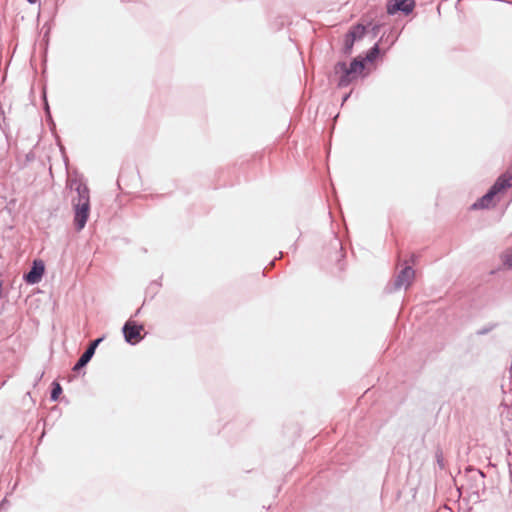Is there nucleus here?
Segmentation results:
<instances>
[{"label": "nucleus", "mask_w": 512, "mask_h": 512, "mask_svg": "<svg viewBox=\"0 0 512 512\" xmlns=\"http://www.w3.org/2000/svg\"><path fill=\"white\" fill-rule=\"evenodd\" d=\"M101 341H102V338H99L90 344L88 349L82 354V356L80 357L78 362L75 364V366L73 368L75 371L80 370L90 361V359L92 358V356L95 352L96 347L99 345V343Z\"/></svg>", "instance_id": "nucleus-9"}, {"label": "nucleus", "mask_w": 512, "mask_h": 512, "mask_svg": "<svg viewBox=\"0 0 512 512\" xmlns=\"http://www.w3.org/2000/svg\"><path fill=\"white\" fill-rule=\"evenodd\" d=\"M28 2H30V3H35V2H36V0H28Z\"/></svg>", "instance_id": "nucleus-13"}, {"label": "nucleus", "mask_w": 512, "mask_h": 512, "mask_svg": "<svg viewBox=\"0 0 512 512\" xmlns=\"http://www.w3.org/2000/svg\"><path fill=\"white\" fill-rule=\"evenodd\" d=\"M512 186V174L504 173L498 177L494 185L490 190L477 202L473 204L474 209L489 208L495 204V198L506 192L508 188Z\"/></svg>", "instance_id": "nucleus-2"}, {"label": "nucleus", "mask_w": 512, "mask_h": 512, "mask_svg": "<svg viewBox=\"0 0 512 512\" xmlns=\"http://www.w3.org/2000/svg\"><path fill=\"white\" fill-rule=\"evenodd\" d=\"M77 199L72 200L74 208V224L77 230L85 227L90 213V195L89 189L82 183H77L76 186Z\"/></svg>", "instance_id": "nucleus-1"}, {"label": "nucleus", "mask_w": 512, "mask_h": 512, "mask_svg": "<svg viewBox=\"0 0 512 512\" xmlns=\"http://www.w3.org/2000/svg\"><path fill=\"white\" fill-rule=\"evenodd\" d=\"M414 277L415 271L411 267L407 266L403 268L398 274L395 281V286L397 288H408L412 284Z\"/></svg>", "instance_id": "nucleus-7"}, {"label": "nucleus", "mask_w": 512, "mask_h": 512, "mask_svg": "<svg viewBox=\"0 0 512 512\" xmlns=\"http://www.w3.org/2000/svg\"><path fill=\"white\" fill-rule=\"evenodd\" d=\"M366 28L365 26L358 24L353 26L349 32L346 34L345 38V48L347 51H350L354 45L356 40H360L365 35Z\"/></svg>", "instance_id": "nucleus-6"}, {"label": "nucleus", "mask_w": 512, "mask_h": 512, "mask_svg": "<svg viewBox=\"0 0 512 512\" xmlns=\"http://www.w3.org/2000/svg\"><path fill=\"white\" fill-rule=\"evenodd\" d=\"M379 54V47L376 44L374 47L370 49V51L366 55V59L368 61H373Z\"/></svg>", "instance_id": "nucleus-11"}, {"label": "nucleus", "mask_w": 512, "mask_h": 512, "mask_svg": "<svg viewBox=\"0 0 512 512\" xmlns=\"http://www.w3.org/2000/svg\"><path fill=\"white\" fill-rule=\"evenodd\" d=\"M413 8L414 2L412 0H390L387 4V13L392 15L398 11H402L408 14Z\"/></svg>", "instance_id": "nucleus-5"}, {"label": "nucleus", "mask_w": 512, "mask_h": 512, "mask_svg": "<svg viewBox=\"0 0 512 512\" xmlns=\"http://www.w3.org/2000/svg\"><path fill=\"white\" fill-rule=\"evenodd\" d=\"M142 325H138L133 321H127L123 327L125 340L130 344H136L142 339Z\"/></svg>", "instance_id": "nucleus-4"}, {"label": "nucleus", "mask_w": 512, "mask_h": 512, "mask_svg": "<svg viewBox=\"0 0 512 512\" xmlns=\"http://www.w3.org/2000/svg\"><path fill=\"white\" fill-rule=\"evenodd\" d=\"M365 65L363 60L355 58L349 65L339 62L335 65V74L339 76V86L345 87L353 80L364 76Z\"/></svg>", "instance_id": "nucleus-3"}, {"label": "nucleus", "mask_w": 512, "mask_h": 512, "mask_svg": "<svg viewBox=\"0 0 512 512\" xmlns=\"http://www.w3.org/2000/svg\"><path fill=\"white\" fill-rule=\"evenodd\" d=\"M44 264L42 261H34L32 269L25 275V280L29 284L38 283L44 274Z\"/></svg>", "instance_id": "nucleus-8"}, {"label": "nucleus", "mask_w": 512, "mask_h": 512, "mask_svg": "<svg viewBox=\"0 0 512 512\" xmlns=\"http://www.w3.org/2000/svg\"><path fill=\"white\" fill-rule=\"evenodd\" d=\"M502 264L507 269H512V248L506 250L502 256Z\"/></svg>", "instance_id": "nucleus-10"}, {"label": "nucleus", "mask_w": 512, "mask_h": 512, "mask_svg": "<svg viewBox=\"0 0 512 512\" xmlns=\"http://www.w3.org/2000/svg\"><path fill=\"white\" fill-rule=\"evenodd\" d=\"M61 392H62L61 386L58 383H56L55 387L52 390L51 398L53 400H56Z\"/></svg>", "instance_id": "nucleus-12"}]
</instances>
